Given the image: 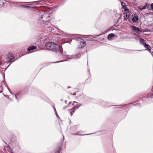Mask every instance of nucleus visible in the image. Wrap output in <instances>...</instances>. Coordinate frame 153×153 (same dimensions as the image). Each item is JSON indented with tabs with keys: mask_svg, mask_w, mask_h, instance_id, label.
I'll return each instance as SVG.
<instances>
[{
	"mask_svg": "<svg viewBox=\"0 0 153 153\" xmlns=\"http://www.w3.org/2000/svg\"><path fill=\"white\" fill-rule=\"evenodd\" d=\"M7 56L8 58L10 59L9 60L7 61V63H9L11 61H12L13 62L14 61H13L14 59L13 55V54L11 53H9L7 55Z\"/></svg>",
	"mask_w": 153,
	"mask_h": 153,
	"instance_id": "20e7f679",
	"label": "nucleus"
},
{
	"mask_svg": "<svg viewBox=\"0 0 153 153\" xmlns=\"http://www.w3.org/2000/svg\"><path fill=\"white\" fill-rule=\"evenodd\" d=\"M150 6L152 9L153 10V3H152L150 5Z\"/></svg>",
	"mask_w": 153,
	"mask_h": 153,
	"instance_id": "a878e982",
	"label": "nucleus"
},
{
	"mask_svg": "<svg viewBox=\"0 0 153 153\" xmlns=\"http://www.w3.org/2000/svg\"><path fill=\"white\" fill-rule=\"evenodd\" d=\"M71 88L70 86H69V87H68V88Z\"/></svg>",
	"mask_w": 153,
	"mask_h": 153,
	"instance_id": "c9c22d12",
	"label": "nucleus"
},
{
	"mask_svg": "<svg viewBox=\"0 0 153 153\" xmlns=\"http://www.w3.org/2000/svg\"><path fill=\"white\" fill-rule=\"evenodd\" d=\"M54 28L53 27H48V30H51V31H53L54 30Z\"/></svg>",
	"mask_w": 153,
	"mask_h": 153,
	"instance_id": "aec40b11",
	"label": "nucleus"
},
{
	"mask_svg": "<svg viewBox=\"0 0 153 153\" xmlns=\"http://www.w3.org/2000/svg\"><path fill=\"white\" fill-rule=\"evenodd\" d=\"M66 57L69 59H77L80 57L81 56L80 53H79L76 55H73L72 56L65 55Z\"/></svg>",
	"mask_w": 153,
	"mask_h": 153,
	"instance_id": "7ed1b4c3",
	"label": "nucleus"
},
{
	"mask_svg": "<svg viewBox=\"0 0 153 153\" xmlns=\"http://www.w3.org/2000/svg\"><path fill=\"white\" fill-rule=\"evenodd\" d=\"M82 105L80 103H77L76 105H74V108H75V109L76 108H79V107L81 106Z\"/></svg>",
	"mask_w": 153,
	"mask_h": 153,
	"instance_id": "4468645a",
	"label": "nucleus"
},
{
	"mask_svg": "<svg viewBox=\"0 0 153 153\" xmlns=\"http://www.w3.org/2000/svg\"><path fill=\"white\" fill-rule=\"evenodd\" d=\"M126 17H127V14H126Z\"/></svg>",
	"mask_w": 153,
	"mask_h": 153,
	"instance_id": "4c0bfd02",
	"label": "nucleus"
},
{
	"mask_svg": "<svg viewBox=\"0 0 153 153\" xmlns=\"http://www.w3.org/2000/svg\"><path fill=\"white\" fill-rule=\"evenodd\" d=\"M46 15H47L46 14H45V15H43L42 17H41V19H43L44 18V17H45Z\"/></svg>",
	"mask_w": 153,
	"mask_h": 153,
	"instance_id": "bb28decb",
	"label": "nucleus"
},
{
	"mask_svg": "<svg viewBox=\"0 0 153 153\" xmlns=\"http://www.w3.org/2000/svg\"><path fill=\"white\" fill-rule=\"evenodd\" d=\"M132 29L134 32L137 33H140L142 32L140 30V29L136 27L135 26H132L131 27Z\"/></svg>",
	"mask_w": 153,
	"mask_h": 153,
	"instance_id": "423d86ee",
	"label": "nucleus"
},
{
	"mask_svg": "<svg viewBox=\"0 0 153 153\" xmlns=\"http://www.w3.org/2000/svg\"><path fill=\"white\" fill-rule=\"evenodd\" d=\"M49 17H50V16H48V18H49Z\"/></svg>",
	"mask_w": 153,
	"mask_h": 153,
	"instance_id": "58836bf2",
	"label": "nucleus"
},
{
	"mask_svg": "<svg viewBox=\"0 0 153 153\" xmlns=\"http://www.w3.org/2000/svg\"><path fill=\"white\" fill-rule=\"evenodd\" d=\"M59 46L54 43L48 42V50L57 53L59 51Z\"/></svg>",
	"mask_w": 153,
	"mask_h": 153,
	"instance_id": "f257e3e1",
	"label": "nucleus"
},
{
	"mask_svg": "<svg viewBox=\"0 0 153 153\" xmlns=\"http://www.w3.org/2000/svg\"><path fill=\"white\" fill-rule=\"evenodd\" d=\"M121 5L125 9V10L126 11H128V9L126 7L125 8V6L123 5V4H125V3L123 2H122L121 3Z\"/></svg>",
	"mask_w": 153,
	"mask_h": 153,
	"instance_id": "dca6fc26",
	"label": "nucleus"
},
{
	"mask_svg": "<svg viewBox=\"0 0 153 153\" xmlns=\"http://www.w3.org/2000/svg\"><path fill=\"white\" fill-rule=\"evenodd\" d=\"M50 0H48V3H50V4H51V3H53V2H50Z\"/></svg>",
	"mask_w": 153,
	"mask_h": 153,
	"instance_id": "7c9ffc66",
	"label": "nucleus"
},
{
	"mask_svg": "<svg viewBox=\"0 0 153 153\" xmlns=\"http://www.w3.org/2000/svg\"><path fill=\"white\" fill-rule=\"evenodd\" d=\"M65 61V60H62V61H58V62H53V63H59V62H63Z\"/></svg>",
	"mask_w": 153,
	"mask_h": 153,
	"instance_id": "393cba45",
	"label": "nucleus"
},
{
	"mask_svg": "<svg viewBox=\"0 0 153 153\" xmlns=\"http://www.w3.org/2000/svg\"><path fill=\"white\" fill-rule=\"evenodd\" d=\"M15 98L17 100V97L16 95H15Z\"/></svg>",
	"mask_w": 153,
	"mask_h": 153,
	"instance_id": "473e14b6",
	"label": "nucleus"
},
{
	"mask_svg": "<svg viewBox=\"0 0 153 153\" xmlns=\"http://www.w3.org/2000/svg\"><path fill=\"white\" fill-rule=\"evenodd\" d=\"M4 4V3L3 1L0 0V7L1 6V5H3Z\"/></svg>",
	"mask_w": 153,
	"mask_h": 153,
	"instance_id": "4be33fe9",
	"label": "nucleus"
},
{
	"mask_svg": "<svg viewBox=\"0 0 153 153\" xmlns=\"http://www.w3.org/2000/svg\"><path fill=\"white\" fill-rule=\"evenodd\" d=\"M76 92H75L73 94V95H76Z\"/></svg>",
	"mask_w": 153,
	"mask_h": 153,
	"instance_id": "2f4dec72",
	"label": "nucleus"
},
{
	"mask_svg": "<svg viewBox=\"0 0 153 153\" xmlns=\"http://www.w3.org/2000/svg\"><path fill=\"white\" fill-rule=\"evenodd\" d=\"M140 43L143 45L144 47L145 44H146L145 42L144 39H143L140 38Z\"/></svg>",
	"mask_w": 153,
	"mask_h": 153,
	"instance_id": "ddd939ff",
	"label": "nucleus"
},
{
	"mask_svg": "<svg viewBox=\"0 0 153 153\" xmlns=\"http://www.w3.org/2000/svg\"><path fill=\"white\" fill-rule=\"evenodd\" d=\"M148 6L149 5H147L146 4L143 7H139V9L140 10H142L148 8Z\"/></svg>",
	"mask_w": 153,
	"mask_h": 153,
	"instance_id": "1a4fd4ad",
	"label": "nucleus"
},
{
	"mask_svg": "<svg viewBox=\"0 0 153 153\" xmlns=\"http://www.w3.org/2000/svg\"><path fill=\"white\" fill-rule=\"evenodd\" d=\"M60 53H62V52H61V51H60Z\"/></svg>",
	"mask_w": 153,
	"mask_h": 153,
	"instance_id": "ea45409f",
	"label": "nucleus"
},
{
	"mask_svg": "<svg viewBox=\"0 0 153 153\" xmlns=\"http://www.w3.org/2000/svg\"><path fill=\"white\" fill-rule=\"evenodd\" d=\"M71 102H69V105H70L71 104Z\"/></svg>",
	"mask_w": 153,
	"mask_h": 153,
	"instance_id": "72a5a7b5",
	"label": "nucleus"
},
{
	"mask_svg": "<svg viewBox=\"0 0 153 153\" xmlns=\"http://www.w3.org/2000/svg\"><path fill=\"white\" fill-rule=\"evenodd\" d=\"M115 36V34L114 33H111L108 35L107 36V39L109 40H111Z\"/></svg>",
	"mask_w": 153,
	"mask_h": 153,
	"instance_id": "6e6552de",
	"label": "nucleus"
},
{
	"mask_svg": "<svg viewBox=\"0 0 153 153\" xmlns=\"http://www.w3.org/2000/svg\"><path fill=\"white\" fill-rule=\"evenodd\" d=\"M61 150V149L60 148H59L57 150V152H56L55 153H60V151Z\"/></svg>",
	"mask_w": 153,
	"mask_h": 153,
	"instance_id": "6ab92c4d",
	"label": "nucleus"
},
{
	"mask_svg": "<svg viewBox=\"0 0 153 153\" xmlns=\"http://www.w3.org/2000/svg\"><path fill=\"white\" fill-rule=\"evenodd\" d=\"M65 103L66 104L67 103V100H65Z\"/></svg>",
	"mask_w": 153,
	"mask_h": 153,
	"instance_id": "f704fd0d",
	"label": "nucleus"
},
{
	"mask_svg": "<svg viewBox=\"0 0 153 153\" xmlns=\"http://www.w3.org/2000/svg\"><path fill=\"white\" fill-rule=\"evenodd\" d=\"M48 14L52 13L53 11L54 10V8L53 7H49L48 6Z\"/></svg>",
	"mask_w": 153,
	"mask_h": 153,
	"instance_id": "9b49d317",
	"label": "nucleus"
},
{
	"mask_svg": "<svg viewBox=\"0 0 153 153\" xmlns=\"http://www.w3.org/2000/svg\"><path fill=\"white\" fill-rule=\"evenodd\" d=\"M133 15H132L133 17L131 18L132 21L133 22H136L138 20V17L137 16L135 15L134 14V16Z\"/></svg>",
	"mask_w": 153,
	"mask_h": 153,
	"instance_id": "0eeeda50",
	"label": "nucleus"
},
{
	"mask_svg": "<svg viewBox=\"0 0 153 153\" xmlns=\"http://www.w3.org/2000/svg\"><path fill=\"white\" fill-rule=\"evenodd\" d=\"M81 41L80 42V44L79 46V48H82L84 47L86 45L85 41L82 39H81Z\"/></svg>",
	"mask_w": 153,
	"mask_h": 153,
	"instance_id": "39448f33",
	"label": "nucleus"
},
{
	"mask_svg": "<svg viewBox=\"0 0 153 153\" xmlns=\"http://www.w3.org/2000/svg\"><path fill=\"white\" fill-rule=\"evenodd\" d=\"M76 109H75L74 107L72 108L71 109L69 110V111L70 112L71 115H72V114L74 113L75 112Z\"/></svg>",
	"mask_w": 153,
	"mask_h": 153,
	"instance_id": "2eb2a0df",
	"label": "nucleus"
},
{
	"mask_svg": "<svg viewBox=\"0 0 153 153\" xmlns=\"http://www.w3.org/2000/svg\"><path fill=\"white\" fill-rule=\"evenodd\" d=\"M50 19H48V23H50V24H52L53 22V21L54 20V19H52V20H50Z\"/></svg>",
	"mask_w": 153,
	"mask_h": 153,
	"instance_id": "a211bd4d",
	"label": "nucleus"
},
{
	"mask_svg": "<svg viewBox=\"0 0 153 153\" xmlns=\"http://www.w3.org/2000/svg\"><path fill=\"white\" fill-rule=\"evenodd\" d=\"M60 100H61V101H62L63 100H62V99H61Z\"/></svg>",
	"mask_w": 153,
	"mask_h": 153,
	"instance_id": "e433bc0d",
	"label": "nucleus"
},
{
	"mask_svg": "<svg viewBox=\"0 0 153 153\" xmlns=\"http://www.w3.org/2000/svg\"><path fill=\"white\" fill-rule=\"evenodd\" d=\"M74 103H76V104H77L78 103V102H76L75 101H74L73 102V104H72L73 105H74L75 104H74Z\"/></svg>",
	"mask_w": 153,
	"mask_h": 153,
	"instance_id": "cd10ccee",
	"label": "nucleus"
},
{
	"mask_svg": "<svg viewBox=\"0 0 153 153\" xmlns=\"http://www.w3.org/2000/svg\"><path fill=\"white\" fill-rule=\"evenodd\" d=\"M43 20V23L45 25H47V22L48 19H42Z\"/></svg>",
	"mask_w": 153,
	"mask_h": 153,
	"instance_id": "f3484780",
	"label": "nucleus"
},
{
	"mask_svg": "<svg viewBox=\"0 0 153 153\" xmlns=\"http://www.w3.org/2000/svg\"><path fill=\"white\" fill-rule=\"evenodd\" d=\"M36 47L35 46L32 45L30 46L27 49V51H29L32 50H33L36 49Z\"/></svg>",
	"mask_w": 153,
	"mask_h": 153,
	"instance_id": "9d476101",
	"label": "nucleus"
},
{
	"mask_svg": "<svg viewBox=\"0 0 153 153\" xmlns=\"http://www.w3.org/2000/svg\"><path fill=\"white\" fill-rule=\"evenodd\" d=\"M67 108H68V107L67 106H65L63 108V109H66Z\"/></svg>",
	"mask_w": 153,
	"mask_h": 153,
	"instance_id": "c85d7f7f",
	"label": "nucleus"
},
{
	"mask_svg": "<svg viewBox=\"0 0 153 153\" xmlns=\"http://www.w3.org/2000/svg\"><path fill=\"white\" fill-rule=\"evenodd\" d=\"M19 6H20V7H24V8H27V7H28V6H27L22 5H19Z\"/></svg>",
	"mask_w": 153,
	"mask_h": 153,
	"instance_id": "b1692460",
	"label": "nucleus"
},
{
	"mask_svg": "<svg viewBox=\"0 0 153 153\" xmlns=\"http://www.w3.org/2000/svg\"><path fill=\"white\" fill-rule=\"evenodd\" d=\"M41 1H36V2H34L36 3V5H39L40 4L39 3V2H41Z\"/></svg>",
	"mask_w": 153,
	"mask_h": 153,
	"instance_id": "412c9836",
	"label": "nucleus"
},
{
	"mask_svg": "<svg viewBox=\"0 0 153 153\" xmlns=\"http://www.w3.org/2000/svg\"><path fill=\"white\" fill-rule=\"evenodd\" d=\"M144 47L146 48L147 49V50H148L149 51L151 50V47L149 45L147 44H145L144 45Z\"/></svg>",
	"mask_w": 153,
	"mask_h": 153,
	"instance_id": "f8f14e48",
	"label": "nucleus"
},
{
	"mask_svg": "<svg viewBox=\"0 0 153 153\" xmlns=\"http://www.w3.org/2000/svg\"><path fill=\"white\" fill-rule=\"evenodd\" d=\"M41 45L43 47H45V48H44L45 49H48V36L47 35L43 36L41 37Z\"/></svg>",
	"mask_w": 153,
	"mask_h": 153,
	"instance_id": "f03ea898",
	"label": "nucleus"
},
{
	"mask_svg": "<svg viewBox=\"0 0 153 153\" xmlns=\"http://www.w3.org/2000/svg\"><path fill=\"white\" fill-rule=\"evenodd\" d=\"M54 109H55V112H56V115L57 116V114L56 111V109L55 108H54Z\"/></svg>",
	"mask_w": 153,
	"mask_h": 153,
	"instance_id": "c756f323",
	"label": "nucleus"
},
{
	"mask_svg": "<svg viewBox=\"0 0 153 153\" xmlns=\"http://www.w3.org/2000/svg\"><path fill=\"white\" fill-rule=\"evenodd\" d=\"M79 133V132H77L76 134H73L74 135H85V134H78V133Z\"/></svg>",
	"mask_w": 153,
	"mask_h": 153,
	"instance_id": "5701e85b",
	"label": "nucleus"
}]
</instances>
